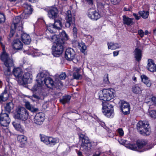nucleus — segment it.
I'll return each instance as SVG.
<instances>
[{"mask_svg":"<svg viewBox=\"0 0 156 156\" xmlns=\"http://www.w3.org/2000/svg\"><path fill=\"white\" fill-rule=\"evenodd\" d=\"M136 127L140 133L143 135H149L150 134L151 130L147 121H139L137 124Z\"/></svg>","mask_w":156,"mask_h":156,"instance_id":"6","label":"nucleus"},{"mask_svg":"<svg viewBox=\"0 0 156 156\" xmlns=\"http://www.w3.org/2000/svg\"><path fill=\"white\" fill-rule=\"evenodd\" d=\"M25 106L26 108L33 112H36L38 111L37 108H35L31 105L28 101L25 102Z\"/></svg>","mask_w":156,"mask_h":156,"instance_id":"35","label":"nucleus"},{"mask_svg":"<svg viewBox=\"0 0 156 156\" xmlns=\"http://www.w3.org/2000/svg\"><path fill=\"white\" fill-rule=\"evenodd\" d=\"M119 51H114L113 52V55L114 57L117 56L119 54Z\"/></svg>","mask_w":156,"mask_h":156,"instance_id":"59","label":"nucleus"},{"mask_svg":"<svg viewBox=\"0 0 156 156\" xmlns=\"http://www.w3.org/2000/svg\"><path fill=\"white\" fill-rule=\"evenodd\" d=\"M66 77V75L65 73H62L59 76V78L60 80H64Z\"/></svg>","mask_w":156,"mask_h":156,"instance_id":"48","label":"nucleus"},{"mask_svg":"<svg viewBox=\"0 0 156 156\" xmlns=\"http://www.w3.org/2000/svg\"><path fill=\"white\" fill-rule=\"evenodd\" d=\"M133 16L135 17V19L136 20H139L140 18V16H138V14L136 13H133Z\"/></svg>","mask_w":156,"mask_h":156,"instance_id":"56","label":"nucleus"},{"mask_svg":"<svg viewBox=\"0 0 156 156\" xmlns=\"http://www.w3.org/2000/svg\"><path fill=\"white\" fill-rule=\"evenodd\" d=\"M151 101H152L156 106V97H152L151 98Z\"/></svg>","mask_w":156,"mask_h":156,"instance_id":"58","label":"nucleus"},{"mask_svg":"<svg viewBox=\"0 0 156 156\" xmlns=\"http://www.w3.org/2000/svg\"><path fill=\"white\" fill-rule=\"evenodd\" d=\"M12 124L15 128L18 131H20L21 132H23L24 131V130L21 128L20 124L16 123L15 122H13Z\"/></svg>","mask_w":156,"mask_h":156,"instance_id":"41","label":"nucleus"},{"mask_svg":"<svg viewBox=\"0 0 156 156\" xmlns=\"http://www.w3.org/2000/svg\"><path fill=\"white\" fill-rule=\"evenodd\" d=\"M44 119V114L42 112H38L35 116L33 122L37 125H40L43 124Z\"/></svg>","mask_w":156,"mask_h":156,"instance_id":"15","label":"nucleus"},{"mask_svg":"<svg viewBox=\"0 0 156 156\" xmlns=\"http://www.w3.org/2000/svg\"><path fill=\"white\" fill-rule=\"evenodd\" d=\"M61 36L62 37V39L63 41H66L68 39V37L66 34V32L64 31H62L61 34Z\"/></svg>","mask_w":156,"mask_h":156,"instance_id":"45","label":"nucleus"},{"mask_svg":"<svg viewBox=\"0 0 156 156\" xmlns=\"http://www.w3.org/2000/svg\"><path fill=\"white\" fill-rule=\"evenodd\" d=\"M121 0H111L112 3L114 5H117Z\"/></svg>","mask_w":156,"mask_h":156,"instance_id":"55","label":"nucleus"},{"mask_svg":"<svg viewBox=\"0 0 156 156\" xmlns=\"http://www.w3.org/2000/svg\"><path fill=\"white\" fill-rule=\"evenodd\" d=\"M150 116L152 118H156V110H151L149 111Z\"/></svg>","mask_w":156,"mask_h":156,"instance_id":"46","label":"nucleus"},{"mask_svg":"<svg viewBox=\"0 0 156 156\" xmlns=\"http://www.w3.org/2000/svg\"><path fill=\"white\" fill-rule=\"evenodd\" d=\"M83 115H86L87 116H91V114L90 113H88L85 111H83Z\"/></svg>","mask_w":156,"mask_h":156,"instance_id":"57","label":"nucleus"},{"mask_svg":"<svg viewBox=\"0 0 156 156\" xmlns=\"http://www.w3.org/2000/svg\"><path fill=\"white\" fill-rule=\"evenodd\" d=\"M138 34L141 37H143L144 36V32L142 30H139L138 31Z\"/></svg>","mask_w":156,"mask_h":156,"instance_id":"49","label":"nucleus"},{"mask_svg":"<svg viewBox=\"0 0 156 156\" xmlns=\"http://www.w3.org/2000/svg\"><path fill=\"white\" fill-rule=\"evenodd\" d=\"M22 6L25 9V12L27 15L31 14L33 10L30 5L28 4L27 3H25L22 5Z\"/></svg>","mask_w":156,"mask_h":156,"instance_id":"29","label":"nucleus"},{"mask_svg":"<svg viewBox=\"0 0 156 156\" xmlns=\"http://www.w3.org/2000/svg\"><path fill=\"white\" fill-rule=\"evenodd\" d=\"M51 141L50 146H53L59 142V139L58 138H54L52 137Z\"/></svg>","mask_w":156,"mask_h":156,"instance_id":"43","label":"nucleus"},{"mask_svg":"<svg viewBox=\"0 0 156 156\" xmlns=\"http://www.w3.org/2000/svg\"><path fill=\"white\" fill-rule=\"evenodd\" d=\"M27 138L23 135H19L17 137L18 141L22 145L25 144L27 143Z\"/></svg>","mask_w":156,"mask_h":156,"instance_id":"34","label":"nucleus"},{"mask_svg":"<svg viewBox=\"0 0 156 156\" xmlns=\"http://www.w3.org/2000/svg\"><path fill=\"white\" fill-rule=\"evenodd\" d=\"M46 37L52 42L56 41L51 47V53L54 56H59L63 51L64 41L62 39L58 38L55 34L50 35V37L47 36Z\"/></svg>","mask_w":156,"mask_h":156,"instance_id":"1","label":"nucleus"},{"mask_svg":"<svg viewBox=\"0 0 156 156\" xmlns=\"http://www.w3.org/2000/svg\"><path fill=\"white\" fill-rule=\"evenodd\" d=\"M73 77L76 80L81 79L82 78V75L80 74V69L75 67L74 68Z\"/></svg>","mask_w":156,"mask_h":156,"instance_id":"25","label":"nucleus"},{"mask_svg":"<svg viewBox=\"0 0 156 156\" xmlns=\"http://www.w3.org/2000/svg\"><path fill=\"white\" fill-rule=\"evenodd\" d=\"M33 96L34 98L38 99H39L41 98L39 96L35 94H33Z\"/></svg>","mask_w":156,"mask_h":156,"instance_id":"61","label":"nucleus"},{"mask_svg":"<svg viewBox=\"0 0 156 156\" xmlns=\"http://www.w3.org/2000/svg\"><path fill=\"white\" fill-rule=\"evenodd\" d=\"M83 2H86L89 5H92L93 4V0H82Z\"/></svg>","mask_w":156,"mask_h":156,"instance_id":"54","label":"nucleus"},{"mask_svg":"<svg viewBox=\"0 0 156 156\" xmlns=\"http://www.w3.org/2000/svg\"><path fill=\"white\" fill-rule=\"evenodd\" d=\"M62 20L61 18H59L58 19H55L54 23L53 24L56 30H60L62 27V24L61 21Z\"/></svg>","mask_w":156,"mask_h":156,"instance_id":"28","label":"nucleus"},{"mask_svg":"<svg viewBox=\"0 0 156 156\" xmlns=\"http://www.w3.org/2000/svg\"><path fill=\"white\" fill-rule=\"evenodd\" d=\"M79 138L80 143L81 150L85 152L90 151L92 146L88 137L84 134H80L79 135Z\"/></svg>","mask_w":156,"mask_h":156,"instance_id":"5","label":"nucleus"},{"mask_svg":"<svg viewBox=\"0 0 156 156\" xmlns=\"http://www.w3.org/2000/svg\"><path fill=\"white\" fill-rule=\"evenodd\" d=\"M58 12V9L56 8H51L48 12V16L50 18L55 19L57 17Z\"/></svg>","mask_w":156,"mask_h":156,"instance_id":"21","label":"nucleus"},{"mask_svg":"<svg viewBox=\"0 0 156 156\" xmlns=\"http://www.w3.org/2000/svg\"><path fill=\"white\" fill-rule=\"evenodd\" d=\"M66 21L65 23V26L66 27H69L71 25H73L75 22V19L74 17H72L70 11L68 10L67 12Z\"/></svg>","mask_w":156,"mask_h":156,"instance_id":"17","label":"nucleus"},{"mask_svg":"<svg viewBox=\"0 0 156 156\" xmlns=\"http://www.w3.org/2000/svg\"><path fill=\"white\" fill-rule=\"evenodd\" d=\"M79 46L80 47V50L83 53L85 54L86 52V50H87V48L85 44L83 42H80L79 43Z\"/></svg>","mask_w":156,"mask_h":156,"instance_id":"42","label":"nucleus"},{"mask_svg":"<svg viewBox=\"0 0 156 156\" xmlns=\"http://www.w3.org/2000/svg\"><path fill=\"white\" fill-rule=\"evenodd\" d=\"M32 69L31 67L26 68L21 81H22L24 83H30L32 79Z\"/></svg>","mask_w":156,"mask_h":156,"instance_id":"9","label":"nucleus"},{"mask_svg":"<svg viewBox=\"0 0 156 156\" xmlns=\"http://www.w3.org/2000/svg\"><path fill=\"white\" fill-rule=\"evenodd\" d=\"M122 17V22L124 24H126L127 26H130L133 24V18H129L125 15L123 16Z\"/></svg>","mask_w":156,"mask_h":156,"instance_id":"26","label":"nucleus"},{"mask_svg":"<svg viewBox=\"0 0 156 156\" xmlns=\"http://www.w3.org/2000/svg\"><path fill=\"white\" fill-rule=\"evenodd\" d=\"M147 144V142L143 140H138L136 144H126V147L131 150L143 152L151 148L146 147Z\"/></svg>","mask_w":156,"mask_h":156,"instance_id":"3","label":"nucleus"},{"mask_svg":"<svg viewBox=\"0 0 156 156\" xmlns=\"http://www.w3.org/2000/svg\"><path fill=\"white\" fill-rule=\"evenodd\" d=\"M9 58L8 54L5 52H4L1 56V59L4 63Z\"/></svg>","mask_w":156,"mask_h":156,"instance_id":"39","label":"nucleus"},{"mask_svg":"<svg viewBox=\"0 0 156 156\" xmlns=\"http://www.w3.org/2000/svg\"><path fill=\"white\" fill-rule=\"evenodd\" d=\"M21 18L19 16L16 17L13 21V23L11 27V30L9 34L10 37H12L15 33L17 32L16 36L18 37L22 32L23 27L22 26V23L20 21Z\"/></svg>","mask_w":156,"mask_h":156,"instance_id":"4","label":"nucleus"},{"mask_svg":"<svg viewBox=\"0 0 156 156\" xmlns=\"http://www.w3.org/2000/svg\"><path fill=\"white\" fill-rule=\"evenodd\" d=\"M77 30L76 27H74L73 29V35L74 37L76 36Z\"/></svg>","mask_w":156,"mask_h":156,"instance_id":"53","label":"nucleus"},{"mask_svg":"<svg viewBox=\"0 0 156 156\" xmlns=\"http://www.w3.org/2000/svg\"><path fill=\"white\" fill-rule=\"evenodd\" d=\"M147 69L151 72L156 71V65L151 59H148L147 67Z\"/></svg>","mask_w":156,"mask_h":156,"instance_id":"20","label":"nucleus"},{"mask_svg":"<svg viewBox=\"0 0 156 156\" xmlns=\"http://www.w3.org/2000/svg\"><path fill=\"white\" fill-rule=\"evenodd\" d=\"M102 112L103 114L108 117H113L114 115L113 106L106 102H102Z\"/></svg>","mask_w":156,"mask_h":156,"instance_id":"8","label":"nucleus"},{"mask_svg":"<svg viewBox=\"0 0 156 156\" xmlns=\"http://www.w3.org/2000/svg\"><path fill=\"white\" fill-rule=\"evenodd\" d=\"M47 30L51 33L55 32V30H56L55 26L53 24H49L46 25Z\"/></svg>","mask_w":156,"mask_h":156,"instance_id":"38","label":"nucleus"},{"mask_svg":"<svg viewBox=\"0 0 156 156\" xmlns=\"http://www.w3.org/2000/svg\"><path fill=\"white\" fill-rule=\"evenodd\" d=\"M104 80L105 81V82L108 83V82H109L108 81V75H107L106 77L104 79Z\"/></svg>","mask_w":156,"mask_h":156,"instance_id":"64","label":"nucleus"},{"mask_svg":"<svg viewBox=\"0 0 156 156\" xmlns=\"http://www.w3.org/2000/svg\"><path fill=\"white\" fill-rule=\"evenodd\" d=\"M138 13L140 16L144 19L147 18L149 14V11H139Z\"/></svg>","mask_w":156,"mask_h":156,"instance_id":"36","label":"nucleus"},{"mask_svg":"<svg viewBox=\"0 0 156 156\" xmlns=\"http://www.w3.org/2000/svg\"><path fill=\"white\" fill-rule=\"evenodd\" d=\"M101 154V152H98V153H96L94 154L92 156H100Z\"/></svg>","mask_w":156,"mask_h":156,"instance_id":"62","label":"nucleus"},{"mask_svg":"<svg viewBox=\"0 0 156 156\" xmlns=\"http://www.w3.org/2000/svg\"><path fill=\"white\" fill-rule=\"evenodd\" d=\"M13 48L16 50H22L23 48V44L19 39H15L12 44Z\"/></svg>","mask_w":156,"mask_h":156,"instance_id":"18","label":"nucleus"},{"mask_svg":"<svg viewBox=\"0 0 156 156\" xmlns=\"http://www.w3.org/2000/svg\"><path fill=\"white\" fill-rule=\"evenodd\" d=\"M9 97V94L5 88L3 92L0 95V102L5 101L8 99Z\"/></svg>","mask_w":156,"mask_h":156,"instance_id":"27","label":"nucleus"},{"mask_svg":"<svg viewBox=\"0 0 156 156\" xmlns=\"http://www.w3.org/2000/svg\"><path fill=\"white\" fill-rule=\"evenodd\" d=\"M70 112L72 113H75L76 114H78V113L77 111H76V110H73L71 111H70Z\"/></svg>","mask_w":156,"mask_h":156,"instance_id":"63","label":"nucleus"},{"mask_svg":"<svg viewBox=\"0 0 156 156\" xmlns=\"http://www.w3.org/2000/svg\"><path fill=\"white\" fill-rule=\"evenodd\" d=\"M114 91L112 89H104L99 95L100 99L105 102L110 101L115 97Z\"/></svg>","mask_w":156,"mask_h":156,"instance_id":"7","label":"nucleus"},{"mask_svg":"<svg viewBox=\"0 0 156 156\" xmlns=\"http://www.w3.org/2000/svg\"><path fill=\"white\" fill-rule=\"evenodd\" d=\"M21 39L23 42L25 44H30L31 41L30 36L25 33L21 34Z\"/></svg>","mask_w":156,"mask_h":156,"instance_id":"24","label":"nucleus"},{"mask_svg":"<svg viewBox=\"0 0 156 156\" xmlns=\"http://www.w3.org/2000/svg\"><path fill=\"white\" fill-rule=\"evenodd\" d=\"M13 73L14 76L19 80H21L23 75V71L20 68H14L13 70Z\"/></svg>","mask_w":156,"mask_h":156,"instance_id":"19","label":"nucleus"},{"mask_svg":"<svg viewBox=\"0 0 156 156\" xmlns=\"http://www.w3.org/2000/svg\"><path fill=\"white\" fill-rule=\"evenodd\" d=\"M131 8H130L129 7H128V8L126 7H125L123 9V11H131Z\"/></svg>","mask_w":156,"mask_h":156,"instance_id":"60","label":"nucleus"},{"mask_svg":"<svg viewBox=\"0 0 156 156\" xmlns=\"http://www.w3.org/2000/svg\"><path fill=\"white\" fill-rule=\"evenodd\" d=\"M119 104L121 111L123 114L126 115L130 113V106L128 103L122 100L119 102Z\"/></svg>","mask_w":156,"mask_h":156,"instance_id":"11","label":"nucleus"},{"mask_svg":"<svg viewBox=\"0 0 156 156\" xmlns=\"http://www.w3.org/2000/svg\"><path fill=\"white\" fill-rule=\"evenodd\" d=\"M10 122L8 114L6 113H1L0 118V123L3 126H8Z\"/></svg>","mask_w":156,"mask_h":156,"instance_id":"14","label":"nucleus"},{"mask_svg":"<svg viewBox=\"0 0 156 156\" xmlns=\"http://www.w3.org/2000/svg\"><path fill=\"white\" fill-rule=\"evenodd\" d=\"M5 20V17L4 14L0 13V23L4 22Z\"/></svg>","mask_w":156,"mask_h":156,"instance_id":"47","label":"nucleus"},{"mask_svg":"<svg viewBox=\"0 0 156 156\" xmlns=\"http://www.w3.org/2000/svg\"><path fill=\"white\" fill-rule=\"evenodd\" d=\"M28 111L24 108H19L17 111L16 114L14 116L15 118L20 119L23 121L27 119L28 117Z\"/></svg>","mask_w":156,"mask_h":156,"instance_id":"10","label":"nucleus"},{"mask_svg":"<svg viewBox=\"0 0 156 156\" xmlns=\"http://www.w3.org/2000/svg\"><path fill=\"white\" fill-rule=\"evenodd\" d=\"M75 55V51L73 48H68L66 49L65 51V57L67 60L69 61L72 60Z\"/></svg>","mask_w":156,"mask_h":156,"instance_id":"16","label":"nucleus"},{"mask_svg":"<svg viewBox=\"0 0 156 156\" xmlns=\"http://www.w3.org/2000/svg\"><path fill=\"white\" fill-rule=\"evenodd\" d=\"M118 131L120 136H122L124 135V132L123 130L119 128L118 129Z\"/></svg>","mask_w":156,"mask_h":156,"instance_id":"51","label":"nucleus"},{"mask_svg":"<svg viewBox=\"0 0 156 156\" xmlns=\"http://www.w3.org/2000/svg\"><path fill=\"white\" fill-rule=\"evenodd\" d=\"M142 90L141 87L139 85L136 84L134 85L132 88V91L135 94H140Z\"/></svg>","mask_w":156,"mask_h":156,"instance_id":"31","label":"nucleus"},{"mask_svg":"<svg viewBox=\"0 0 156 156\" xmlns=\"http://www.w3.org/2000/svg\"><path fill=\"white\" fill-rule=\"evenodd\" d=\"M37 82L38 84L34 85L32 88V90L34 91L40 90L42 87V83H39L37 81Z\"/></svg>","mask_w":156,"mask_h":156,"instance_id":"40","label":"nucleus"},{"mask_svg":"<svg viewBox=\"0 0 156 156\" xmlns=\"http://www.w3.org/2000/svg\"><path fill=\"white\" fill-rule=\"evenodd\" d=\"M71 98V96L69 95H66L63 96L60 99V102L63 104L68 103Z\"/></svg>","mask_w":156,"mask_h":156,"instance_id":"30","label":"nucleus"},{"mask_svg":"<svg viewBox=\"0 0 156 156\" xmlns=\"http://www.w3.org/2000/svg\"><path fill=\"white\" fill-rule=\"evenodd\" d=\"M88 17L93 20H97L101 17V15L99 12L96 10L90 9L88 10Z\"/></svg>","mask_w":156,"mask_h":156,"instance_id":"13","label":"nucleus"},{"mask_svg":"<svg viewBox=\"0 0 156 156\" xmlns=\"http://www.w3.org/2000/svg\"><path fill=\"white\" fill-rule=\"evenodd\" d=\"M49 76V73L44 70L37 75L36 78V81L39 83L43 84L44 83L47 87L51 88L54 86V82Z\"/></svg>","mask_w":156,"mask_h":156,"instance_id":"2","label":"nucleus"},{"mask_svg":"<svg viewBox=\"0 0 156 156\" xmlns=\"http://www.w3.org/2000/svg\"><path fill=\"white\" fill-rule=\"evenodd\" d=\"M4 64L7 67L6 68L4 69V74L6 76H9L11 74V67L14 66L13 60L10 58L5 62Z\"/></svg>","mask_w":156,"mask_h":156,"instance_id":"12","label":"nucleus"},{"mask_svg":"<svg viewBox=\"0 0 156 156\" xmlns=\"http://www.w3.org/2000/svg\"><path fill=\"white\" fill-rule=\"evenodd\" d=\"M40 136L41 141L50 146L52 137L47 136L41 134H40Z\"/></svg>","mask_w":156,"mask_h":156,"instance_id":"23","label":"nucleus"},{"mask_svg":"<svg viewBox=\"0 0 156 156\" xmlns=\"http://www.w3.org/2000/svg\"><path fill=\"white\" fill-rule=\"evenodd\" d=\"M85 37H86V41L89 44H91L94 41V39L90 35H85Z\"/></svg>","mask_w":156,"mask_h":156,"instance_id":"44","label":"nucleus"},{"mask_svg":"<svg viewBox=\"0 0 156 156\" xmlns=\"http://www.w3.org/2000/svg\"><path fill=\"white\" fill-rule=\"evenodd\" d=\"M142 81L145 84L147 87H150L151 85L150 80L149 78L145 75H143L141 76Z\"/></svg>","mask_w":156,"mask_h":156,"instance_id":"33","label":"nucleus"},{"mask_svg":"<svg viewBox=\"0 0 156 156\" xmlns=\"http://www.w3.org/2000/svg\"><path fill=\"white\" fill-rule=\"evenodd\" d=\"M108 49H111L112 50H115L120 47L118 43H114L112 42H108Z\"/></svg>","mask_w":156,"mask_h":156,"instance_id":"32","label":"nucleus"},{"mask_svg":"<svg viewBox=\"0 0 156 156\" xmlns=\"http://www.w3.org/2000/svg\"><path fill=\"white\" fill-rule=\"evenodd\" d=\"M13 108V104L12 102H9L7 103L5 107V110L8 112L10 113L11 109Z\"/></svg>","mask_w":156,"mask_h":156,"instance_id":"37","label":"nucleus"},{"mask_svg":"<svg viewBox=\"0 0 156 156\" xmlns=\"http://www.w3.org/2000/svg\"><path fill=\"white\" fill-rule=\"evenodd\" d=\"M119 143L122 144L124 145L126 147V144H131V143H129L128 144H126V140H119Z\"/></svg>","mask_w":156,"mask_h":156,"instance_id":"52","label":"nucleus"},{"mask_svg":"<svg viewBox=\"0 0 156 156\" xmlns=\"http://www.w3.org/2000/svg\"><path fill=\"white\" fill-rule=\"evenodd\" d=\"M133 53L136 60L138 62H140L142 56L141 50L138 48H136Z\"/></svg>","mask_w":156,"mask_h":156,"instance_id":"22","label":"nucleus"},{"mask_svg":"<svg viewBox=\"0 0 156 156\" xmlns=\"http://www.w3.org/2000/svg\"><path fill=\"white\" fill-rule=\"evenodd\" d=\"M105 4L102 2L98 3L97 4L98 7L101 9H103L104 7Z\"/></svg>","mask_w":156,"mask_h":156,"instance_id":"50","label":"nucleus"}]
</instances>
